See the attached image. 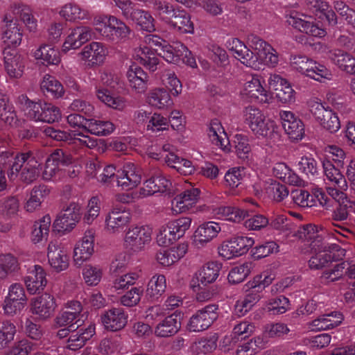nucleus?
Listing matches in <instances>:
<instances>
[{
  "instance_id": "obj_1",
  "label": "nucleus",
  "mask_w": 355,
  "mask_h": 355,
  "mask_svg": "<svg viewBox=\"0 0 355 355\" xmlns=\"http://www.w3.org/2000/svg\"><path fill=\"white\" fill-rule=\"evenodd\" d=\"M305 231L307 232L306 239L309 243L311 250L314 253L309 261L311 269H321L329 262L340 260L345 256V250L338 244L325 241L322 234L318 233L316 227L309 225Z\"/></svg>"
},
{
  "instance_id": "obj_2",
  "label": "nucleus",
  "mask_w": 355,
  "mask_h": 355,
  "mask_svg": "<svg viewBox=\"0 0 355 355\" xmlns=\"http://www.w3.org/2000/svg\"><path fill=\"white\" fill-rule=\"evenodd\" d=\"M247 42L254 52L237 38L229 40L227 46L242 64L254 69H259L263 62L262 53L266 50H271V46L254 34L248 36Z\"/></svg>"
},
{
  "instance_id": "obj_3",
  "label": "nucleus",
  "mask_w": 355,
  "mask_h": 355,
  "mask_svg": "<svg viewBox=\"0 0 355 355\" xmlns=\"http://www.w3.org/2000/svg\"><path fill=\"white\" fill-rule=\"evenodd\" d=\"M11 157L12 164L8 172L10 180H15L18 176L20 180L30 184L37 180L40 173V163L38 160L32 157L30 153H21L12 157L9 153H6L8 158Z\"/></svg>"
},
{
  "instance_id": "obj_4",
  "label": "nucleus",
  "mask_w": 355,
  "mask_h": 355,
  "mask_svg": "<svg viewBox=\"0 0 355 355\" xmlns=\"http://www.w3.org/2000/svg\"><path fill=\"white\" fill-rule=\"evenodd\" d=\"M291 66L301 74L320 83H325L327 80H332L333 78L330 69L306 56H292Z\"/></svg>"
},
{
  "instance_id": "obj_5",
  "label": "nucleus",
  "mask_w": 355,
  "mask_h": 355,
  "mask_svg": "<svg viewBox=\"0 0 355 355\" xmlns=\"http://www.w3.org/2000/svg\"><path fill=\"white\" fill-rule=\"evenodd\" d=\"M30 312L40 321H46L53 317L58 307L55 296L45 292L33 297L30 302Z\"/></svg>"
},
{
  "instance_id": "obj_6",
  "label": "nucleus",
  "mask_w": 355,
  "mask_h": 355,
  "mask_svg": "<svg viewBox=\"0 0 355 355\" xmlns=\"http://www.w3.org/2000/svg\"><path fill=\"white\" fill-rule=\"evenodd\" d=\"M28 298L23 286L19 283L11 284L4 299L3 309L8 316L21 313L25 308Z\"/></svg>"
},
{
  "instance_id": "obj_7",
  "label": "nucleus",
  "mask_w": 355,
  "mask_h": 355,
  "mask_svg": "<svg viewBox=\"0 0 355 355\" xmlns=\"http://www.w3.org/2000/svg\"><path fill=\"white\" fill-rule=\"evenodd\" d=\"M309 107L315 119L327 130L336 132L340 128L337 114L328 107H324L318 101H311L309 103Z\"/></svg>"
},
{
  "instance_id": "obj_8",
  "label": "nucleus",
  "mask_w": 355,
  "mask_h": 355,
  "mask_svg": "<svg viewBox=\"0 0 355 355\" xmlns=\"http://www.w3.org/2000/svg\"><path fill=\"white\" fill-rule=\"evenodd\" d=\"M254 243V240L252 237L235 236L220 245L218 254L225 259H230L245 254Z\"/></svg>"
},
{
  "instance_id": "obj_9",
  "label": "nucleus",
  "mask_w": 355,
  "mask_h": 355,
  "mask_svg": "<svg viewBox=\"0 0 355 355\" xmlns=\"http://www.w3.org/2000/svg\"><path fill=\"white\" fill-rule=\"evenodd\" d=\"M152 229L148 226H135L129 228L124 239L125 248L132 252L143 250L151 241Z\"/></svg>"
},
{
  "instance_id": "obj_10",
  "label": "nucleus",
  "mask_w": 355,
  "mask_h": 355,
  "mask_svg": "<svg viewBox=\"0 0 355 355\" xmlns=\"http://www.w3.org/2000/svg\"><path fill=\"white\" fill-rule=\"evenodd\" d=\"M218 306L209 304L199 309L189 319L188 329L190 331L199 332L208 329L218 317Z\"/></svg>"
},
{
  "instance_id": "obj_11",
  "label": "nucleus",
  "mask_w": 355,
  "mask_h": 355,
  "mask_svg": "<svg viewBox=\"0 0 355 355\" xmlns=\"http://www.w3.org/2000/svg\"><path fill=\"white\" fill-rule=\"evenodd\" d=\"M80 206L71 202L57 216L53 223L54 231L62 234L71 232L80 218Z\"/></svg>"
},
{
  "instance_id": "obj_12",
  "label": "nucleus",
  "mask_w": 355,
  "mask_h": 355,
  "mask_svg": "<svg viewBox=\"0 0 355 355\" xmlns=\"http://www.w3.org/2000/svg\"><path fill=\"white\" fill-rule=\"evenodd\" d=\"M23 31L16 19L6 16L1 27V40L6 47L17 48L22 41Z\"/></svg>"
},
{
  "instance_id": "obj_13",
  "label": "nucleus",
  "mask_w": 355,
  "mask_h": 355,
  "mask_svg": "<svg viewBox=\"0 0 355 355\" xmlns=\"http://www.w3.org/2000/svg\"><path fill=\"white\" fill-rule=\"evenodd\" d=\"M286 18L289 25L300 32L313 37H322L325 35L326 32L323 28L308 20L311 17L293 10L286 14Z\"/></svg>"
},
{
  "instance_id": "obj_14",
  "label": "nucleus",
  "mask_w": 355,
  "mask_h": 355,
  "mask_svg": "<svg viewBox=\"0 0 355 355\" xmlns=\"http://www.w3.org/2000/svg\"><path fill=\"white\" fill-rule=\"evenodd\" d=\"M24 283L28 293L35 295L44 290L47 284L46 272L40 265H34L27 269Z\"/></svg>"
},
{
  "instance_id": "obj_15",
  "label": "nucleus",
  "mask_w": 355,
  "mask_h": 355,
  "mask_svg": "<svg viewBox=\"0 0 355 355\" xmlns=\"http://www.w3.org/2000/svg\"><path fill=\"white\" fill-rule=\"evenodd\" d=\"M47 258L51 268L62 272L69 267V257L64 247L56 240L51 241L47 247Z\"/></svg>"
},
{
  "instance_id": "obj_16",
  "label": "nucleus",
  "mask_w": 355,
  "mask_h": 355,
  "mask_svg": "<svg viewBox=\"0 0 355 355\" xmlns=\"http://www.w3.org/2000/svg\"><path fill=\"white\" fill-rule=\"evenodd\" d=\"M116 184L119 187L125 191L135 188L141 180V175L137 166L130 162L125 164L116 174Z\"/></svg>"
},
{
  "instance_id": "obj_17",
  "label": "nucleus",
  "mask_w": 355,
  "mask_h": 355,
  "mask_svg": "<svg viewBox=\"0 0 355 355\" xmlns=\"http://www.w3.org/2000/svg\"><path fill=\"white\" fill-rule=\"evenodd\" d=\"M200 194V191L198 188L192 186L185 188L172 200L173 212L178 214L188 211L198 202Z\"/></svg>"
},
{
  "instance_id": "obj_18",
  "label": "nucleus",
  "mask_w": 355,
  "mask_h": 355,
  "mask_svg": "<svg viewBox=\"0 0 355 355\" xmlns=\"http://www.w3.org/2000/svg\"><path fill=\"white\" fill-rule=\"evenodd\" d=\"M221 230V224L219 223L212 220L205 222L195 230L193 243L198 248H203L216 238Z\"/></svg>"
},
{
  "instance_id": "obj_19",
  "label": "nucleus",
  "mask_w": 355,
  "mask_h": 355,
  "mask_svg": "<svg viewBox=\"0 0 355 355\" xmlns=\"http://www.w3.org/2000/svg\"><path fill=\"white\" fill-rule=\"evenodd\" d=\"M241 94L264 103H269L272 98L271 94L265 89L259 77L257 75H251L247 77Z\"/></svg>"
},
{
  "instance_id": "obj_20",
  "label": "nucleus",
  "mask_w": 355,
  "mask_h": 355,
  "mask_svg": "<svg viewBox=\"0 0 355 355\" xmlns=\"http://www.w3.org/2000/svg\"><path fill=\"white\" fill-rule=\"evenodd\" d=\"M128 317L127 313L122 308H112L101 315V321L107 330L116 331L126 325Z\"/></svg>"
},
{
  "instance_id": "obj_21",
  "label": "nucleus",
  "mask_w": 355,
  "mask_h": 355,
  "mask_svg": "<svg viewBox=\"0 0 355 355\" xmlns=\"http://www.w3.org/2000/svg\"><path fill=\"white\" fill-rule=\"evenodd\" d=\"M283 128L291 139H302L304 135L303 122L292 112L282 110L279 112Z\"/></svg>"
},
{
  "instance_id": "obj_22",
  "label": "nucleus",
  "mask_w": 355,
  "mask_h": 355,
  "mask_svg": "<svg viewBox=\"0 0 355 355\" xmlns=\"http://www.w3.org/2000/svg\"><path fill=\"white\" fill-rule=\"evenodd\" d=\"M182 58L184 62L192 68L197 67L195 58L191 52L183 44L178 42L173 46H165L163 58L169 63H175Z\"/></svg>"
},
{
  "instance_id": "obj_23",
  "label": "nucleus",
  "mask_w": 355,
  "mask_h": 355,
  "mask_svg": "<svg viewBox=\"0 0 355 355\" xmlns=\"http://www.w3.org/2000/svg\"><path fill=\"white\" fill-rule=\"evenodd\" d=\"M66 308L71 311L61 312L55 319V325L58 327L74 325L75 329L80 327L83 322L77 319L82 311V306L78 301H69L66 303Z\"/></svg>"
},
{
  "instance_id": "obj_24",
  "label": "nucleus",
  "mask_w": 355,
  "mask_h": 355,
  "mask_svg": "<svg viewBox=\"0 0 355 355\" xmlns=\"http://www.w3.org/2000/svg\"><path fill=\"white\" fill-rule=\"evenodd\" d=\"M188 245L181 243L168 249L159 250L156 252L155 260L163 267H168L178 262L187 252Z\"/></svg>"
},
{
  "instance_id": "obj_25",
  "label": "nucleus",
  "mask_w": 355,
  "mask_h": 355,
  "mask_svg": "<svg viewBox=\"0 0 355 355\" xmlns=\"http://www.w3.org/2000/svg\"><path fill=\"white\" fill-rule=\"evenodd\" d=\"M171 182L162 173H159L146 180L139 191L138 197L145 198L156 193H164L170 189Z\"/></svg>"
},
{
  "instance_id": "obj_26",
  "label": "nucleus",
  "mask_w": 355,
  "mask_h": 355,
  "mask_svg": "<svg viewBox=\"0 0 355 355\" xmlns=\"http://www.w3.org/2000/svg\"><path fill=\"white\" fill-rule=\"evenodd\" d=\"M73 259L76 267L83 270L86 282L89 281L87 266H89V237L85 235L78 241L73 248Z\"/></svg>"
},
{
  "instance_id": "obj_27",
  "label": "nucleus",
  "mask_w": 355,
  "mask_h": 355,
  "mask_svg": "<svg viewBox=\"0 0 355 355\" xmlns=\"http://www.w3.org/2000/svg\"><path fill=\"white\" fill-rule=\"evenodd\" d=\"M37 62L44 66H58L62 61L58 49L49 44H42L32 52Z\"/></svg>"
},
{
  "instance_id": "obj_28",
  "label": "nucleus",
  "mask_w": 355,
  "mask_h": 355,
  "mask_svg": "<svg viewBox=\"0 0 355 355\" xmlns=\"http://www.w3.org/2000/svg\"><path fill=\"white\" fill-rule=\"evenodd\" d=\"M131 214L123 206L114 205L106 217L105 223L109 231L115 232L129 223Z\"/></svg>"
},
{
  "instance_id": "obj_29",
  "label": "nucleus",
  "mask_w": 355,
  "mask_h": 355,
  "mask_svg": "<svg viewBox=\"0 0 355 355\" xmlns=\"http://www.w3.org/2000/svg\"><path fill=\"white\" fill-rule=\"evenodd\" d=\"M108 20V27L104 38L117 42L125 41L131 33L130 28L114 16L109 15Z\"/></svg>"
},
{
  "instance_id": "obj_30",
  "label": "nucleus",
  "mask_w": 355,
  "mask_h": 355,
  "mask_svg": "<svg viewBox=\"0 0 355 355\" xmlns=\"http://www.w3.org/2000/svg\"><path fill=\"white\" fill-rule=\"evenodd\" d=\"M67 121L69 124L76 130L71 131L73 136V143L76 144L77 141L81 145L87 146V138L89 137V121L83 116L73 114L67 116Z\"/></svg>"
},
{
  "instance_id": "obj_31",
  "label": "nucleus",
  "mask_w": 355,
  "mask_h": 355,
  "mask_svg": "<svg viewBox=\"0 0 355 355\" xmlns=\"http://www.w3.org/2000/svg\"><path fill=\"white\" fill-rule=\"evenodd\" d=\"M130 87L137 94H144L148 89V74L139 66L132 65L127 71Z\"/></svg>"
},
{
  "instance_id": "obj_32",
  "label": "nucleus",
  "mask_w": 355,
  "mask_h": 355,
  "mask_svg": "<svg viewBox=\"0 0 355 355\" xmlns=\"http://www.w3.org/2000/svg\"><path fill=\"white\" fill-rule=\"evenodd\" d=\"M181 328V322L176 313L166 316L155 327L154 334L157 337L168 338L175 335Z\"/></svg>"
},
{
  "instance_id": "obj_33",
  "label": "nucleus",
  "mask_w": 355,
  "mask_h": 355,
  "mask_svg": "<svg viewBox=\"0 0 355 355\" xmlns=\"http://www.w3.org/2000/svg\"><path fill=\"white\" fill-rule=\"evenodd\" d=\"M170 18H166L165 21L177 30L183 33H193L194 26L191 21V16L184 10H174Z\"/></svg>"
},
{
  "instance_id": "obj_34",
  "label": "nucleus",
  "mask_w": 355,
  "mask_h": 355,
  "mask_svg": "<svg viewBox=\"0 0 355 355\" xmlns=\"http://www.w3.org/2000/svg\"><path fill=\"white\" fill-rule=\"evenodd\" d=\"M343 315L339 311H332L323 314L313 320L309 324L312 331H325L340 325L343 320Z\"/></svg>"
},
{
  "instance_id": "obj_35",
  "label": "nucleus",
  "mask_w": 355,
  "mask_h": 355,
  "mask_svg": "<svg viewBox=\"0 0 355 355\" xmlns=\"http://www.w3.org/2000/svg\"><path fill=\"white\" fill-rule=\"evenodd\" d=\"M4 67L10 78H20L24 73L25 64L23 57L18 53L4 51Z\"/></svg>"
},
{
  "instance_id": "obj_36",
  "label": "nucleus",
  "mask_w": 355,
  "mask_h": 355,
  "mask_svg": "<svg viewBox=\"0 0 355 355\" xmlns=\"http://www.w3.org/2000/svg\"><path fill=\"white\" fill-rule=\"evenodd\" d=\"M156 51L146 46H139L135 51V58L148 70L153 72L159 68L160 59Z\"/></svg>"
},
{
  "instance_id": "obj_37",
  "label": "nucleus",
  "mask_w": 355,
  "mask_h": 355,
  "mask_svg": "<svg viewBox=\"0 0 355 355\" xmlns=\"http://www.w3.org/2000/svg\"><path fill=\"white\" fill-rule=\"evenodd\" d=\"M211 214L217 219L239 223L247 216L248 212L238 207L220 205L214 206Z\"/></svg>"
},
{
  "instance_id": "obj_38",
  "label": "nucleus",
  "mask_w": 355,
  "mask_h": 355,
  "mask_svg": "<svg viewBox=\"0 0 355 355\" xmlns=\"http://www.w3.org/2000/svg\"><path fill=\"white\" fill-rule=\"evenodd\" d=\"M329 58L341 71L355 75V58L341 49H334L329 52Z\"/></svg>"
},
{
  "instance_id": "obj_39",
  "label": "nucleus",
  "mask_w": 355,
  "mask_h": 355,
  "mask_svg": "<svg viewBox=\"0 0 355 355\" xmlns=\"http://www.w3.org/2000/svg\"><path fill=\"white\" fill-rule=\"evenodd\" d=\"M88 40L89 29L87 27H77L66 37L62 46V52L67 53L71 50L76 49Z\"/></svg>"
},
{
  "instance_id": "obj_40",
  "label": "nucleus",
  "mask_w": 355,
  "mask_h": 355,
  "mask_svg": "<svg viewBox=\"0 0 355 355\" xmlns=\"http://www.w3.org/2000/svg\"><path fill=\"white\" fill-rule=\"evenodd\" d=\"M18 102L22 107L26 116L36 122H42L43 113L44 111V107L46 102L38 101L37 102L31 101L26 95H21L19 96Z\"/></svg>"
},
{
  "instance_id": "obj_41",
  "label": "nucleus",
  "mask_w": 355,
  "mask_h": 355,
  "mask_svg": "<svg viewBox=\"0 0 355 355\" xmlns=\"http://www.w3.org/2000/svg\"><path fill=\"white\" fill-rule=\"evenodd\" d=\"M208 135L213 144L220 148L225 153L230 152V140L223 127L217 120L211 121Z\"/></svg>"
},
{
  "instance_id": "obj_42",
  "label": "nucleus",
  "mask_w": 355,
  "mask_h": 355,
  "mask_svg": "<svg viewBox=\"0 0 355 355\" xmlns=\"http://www.w3.org/2000/svg\"><path fill=\"white\" fill-rule=\"evenodd\" d=\"M251 131L257 138L266 139L269 141L275 142L279 137L277 127L275 122L266 119V116L259 123L254 125Z\"/></svg>"
},
{
  "instance_id": "obj_43",
  "label": "nucleus",
  "mask_w": 355,
  "mask_h": 355,
  "mask_svg": "<svg viewBox=\"0 0 355 355\" xmlns=\"http://www.w3.org/2000/svg\"><path fill=\"white\" fill-rule=\"evenodd\" d=\"M51 223V218L48 214L33 223L30 233V239L33 243H40L48 239Z\"/></svg>"
},
{
  "instance_id": "obj_44",
  "label": "nucleus",
  "mask_w": 355,
  "mask_h": 355,
  "mask_svg": "<svg viewBox=\"0 0 355 355\" xmlns=\"http://www.w3.org/2000/svg\"><path fill=\"white\" fill-rule=\"evenodd\" d=\"M166 288V277L164 275L155 274L149 279L146 289V297L155 302L164 293Z\"/></svg>"
},
{
  "instance_id": "obj_45",
  "label": "nucleus",
  "mask_w": 355,
  "mask_h": 355,
  "mask_svg": "<svg viewBox=\"0 0 355 355\" xmlns=\"http://www.w3.org/2000/svg\"><path fill=\"white\" fill-rule=\"evenodd\" d=\"M126 19L132 21L143 31L150 33L155 31V19L147 10L133 8Z\"/></svg>"
},
{
  "instance_id": "obj_46",
  "label": "nucleus",
  "mask_w": 355,
  "mask_h": 355,
  "mask_svg": "<svg viewBox=\"0 0 355 355\" xmlns=\"http://www.w3.org/2000/svg\"><path fill=\"white\" fill-rule=\"evenodd\" d=\"M221 265L217 261L204 264L195 274L198 282L204 286L214 282L218 277Z\"/></svg>"
},
{
  "instance_id": "obj_47",
  "label": "nucleus",
  "mask_w": 355,
  "mask_h": 355,
  "mask_svg": "<svg viewBox=\"0 0 355 355\" xmlns=\"http://www.w3.org/2000/svg\"><path fill=\"white\" fill-rule=\"evenodd\" d=\"M322 166L326 177L325 180L328 181L329 185L338 187L341 189H347V184L345 177L329 159H324L322 161Z\"/></svg>"
},
{
  "instance_id": "obj_48",
  "label": "nucleus",
  "mask_w": 355,
  "mask_h": 355,
  "mask_svg": "<svg viewBox=\"0 0 355 355\" xmlns=\"http://www.w3.org/2000/svg\"><path fill=\"white\" fill-rule=\"evenodd\" d=\"M49 193V189L44 185L34 187L24 204L25 210L28 212H33L37 210Z\"/></svg>"
},
{
  "instance_id": "obj_49",
  "label": "nucleus",
  "mask_w": 355,
  "mask_h": 355,
  "mask_svg": "<svg viewBox=\"0 0 355 355\" xmlns=\"http://www.w3.org/2000/svg\"><path fill=\"white\" fill-rule=\"evenodd\" d=\"M0 119L7 125L11 127L19 125L15 108L9 102L8 97L3 94H0Z\"/></svg>"
},
{
  "instance_id": "obj_50",
  "label": "nucleus",
  "mask_w": 355,
  "mask_h": 355,
  "mask_svg": "<svg viewBox=\"0 0 355 355\" xmlns=\"http://www.w3.org/2000/svg\"><path fill=\"white\" fill-rule=\"evenodd\" d=\"M96 97L108 107L118 110H123L126 107V101L121 96H114L110 92L101 85L96 87Z\"/></svg>"
},
{
  "instance_id": "obj_51",
  "label": "nucleus",
  "mask_w": 355,
  "mask_h": 355,
  "mask_svg": "<svg viewBox=\"0 0 355 355\" xmlns=\"http://www.w3.org/2000/svg\"><path fill=\"white\" fill-rule=\"evenodd\" d=\"M148 103L158 109H164L173 104L169 93L164 88L152 89L148 97Z\"/></svg>"
},
{
  "instance_id": "obj_52",
  "label": "nucleus",
  "mask_w": 355,
  "mask_h": 355,
  "mask_svg": "<svg viewBox=\"0 0 355 355\" xmlns=\"http://www.w3.org/2000/svg\"><path fill=\"white\" fill-rule=\"evenodd\" d=\"M248 293L242 299L236 301L235 312L239 316L246 314L253 306L260 300L261 295L248 288Z\"/></svg>"
},
{
  "instance_id": "obj_53",
  "label": "nucleus",
  "mask_w": 355,
  "mask_h": 355,
  "mask_svg": "<svg viewBox=\"0 0 355 355\" xmlns=\"http://www.w3.org/2000/svg\"><path fill=\"white\" fill-rule=\"evenodd\" d=\"M272 171L276 178L286 183L293 185H298L301 183L299 176L284 163L275 164Z\"/></svg>"
},
{
  "instance_id": "obj_54",
  "label": "nucleus",
  "mask_w": 355,
  "mask_h": 355,
  "mask_svg": "<svg viewBox=\"0 0 355 355\" xmlns=\"http://www.w3.org/2000/svg\"><path fill=\"white\" fill-rule=\"evenodd\" d=\"M40 86L43 92H46L55 98L62 97L64 93L61 83L54 76L49 74H46L43 77Z\"/></svg>"
},
{
  "instance_id": "obj_55",
  "label": "nucleus",
  "mask_w": 355,
  "mask_h": 355,
  "mask_svg": "<svg viewBox=\"0 0 355 355\" xmlns=\"http://www.w3.org/2000/svg\"><path fill=\"white\" fill-rule=\"evenodd\" d=\"M253 267L252 262L247 261L232 268L228 275L229 282L233 284L242 282L251 273Z\"/></svg>"
},
{
  "instance_id": "obj_56",
  "label": "nucleus",
  "mask_w": 355,
  "mask_h": 355,
  "mask_svg": "<svg viewBox=\"0 0 355 355\" xmlns=\"http://www.w3.org/2000/svg\"><path fill=\"white\" fill-rule=\"evenodd\" d=\"M234 148L237 157L243 161L249 159L251 155V146L247 136L236 134L234 139Z\"/></svg>"
},
{
  "instance_id": "obj_57",
  "label": "nucleus",
  "mask_w": 355,
  "mask_h": 355,
  "mask_svg": "<svg viewBox=\"0 0 355 355\" xmlns=\"http://www.w3.org/2000/svg\"><path fill=\"white\" fill-rule=\"evenodd\" d=\"M326 190L329 196L335 200L338 205H343L348 206L355 214V200H350L347 199L346 194L343 192L345 189H341L338 187L329 185L325 182Z\"/></svg>"
},
{
  "instance_id": "obj_58",
  "label": "nucleus",
  "mask_w": 355,
  "mask_h": 355,
  "mask_svg": "<svg viewBox=\"0 0 355 355\" xmlns=\"http://www.w3.org/2000/svg\"><path fill=\"white\" fill-rule=\"evenodd\" d=\"M246 175L244 167H233L230 168L225 174L224 180L226 187L230 189L237 188Z\"/></svg>"
},
{
  "instance_id": "obj_59",
  "label": "nucleus",
  "mask_w": 355,
  "mask_h": 355,
  "mask_svg": "<svg viewBox=\"0 0 355 355\" xmlns=\"http://www.w3.org/2000/svg\"><path fill=\"white\" fill-rule=\"evenodd\" d=\"M108 55V49L103 43L94 42L90 43V65L103 64Z\"/></svg>"
},
{
  "instance_id": "obj_60",
  "label": "nucleus",
  "mask_w": 355,
  "mask_h": 355,
  "mask_svg": "<svg viewBox=\"0 0 355 355\" xmlns=\"http://www.w3.org/2000/svg\"><path fill=\"white\" fill-rule=\"evenodd\" d=\"M0 278L17 271L19 269L17 259L10 253L0 254Z\"/></svg>"
},
{
  "instance_id": "obj_61",
  "label": "nucleus",
  "mask_w": 355,
  "mask_h": 355,
  "mask_svg": "<svg viewBox=\"0 0 355 355\" xmlns=\"http://www.w3.org/2000/svg\"><path fill=\"white\" fill-rule=\"evenodd\" d=\"M22 329L24 334L33 340L38 341L43 337L42 326L35 322L31 316L26 318Z\"/></svg>"
},
{
  "instance_id": "obj_62",
  "label": "nucleus",
  "mask_w": 355,
  "mask_h": 355,
  "mask_svg": "<svg viewBox=\"0 0 355 355\" xmlns=\"http://www.w3.org/2000/svg\"><path fill=\"white\" fill-rule=\"evenodd\" d=\"M161 80L173 96H178L181 93L182 85L174 71L165 70L161 76Z\"/></svg>"
},
{
  "instance_id": "obj_63",
  "label": "nucleus",
  "mask_w": 355,
  "mask_h": 355,
  "mask_svg": "<svg viewBox=\"0 0 355 355\" xmlns=\"http://www.w3.org/2000/svg\"><path fill=\"white\" fill-rule=\"evenodd\" d=\"M115 130V125L109 121L90 119V134L107 136Z\"/></svg>"
},
{
  "instance_id": "obj_64",
  "label": "nucleus",
  "mask_w": 355,
  "mask_h": 355,
  "mask_svg": "<svg viewBox=\"0 0 355 355\" xmlns=\"http://www.w3.org/2000/svg\"><path fill=\"white\" fill-rule=\"evenodd\" d=\"M21 20L24 22L27 29L31 32H35L37 28V21L33 17L31 8L25 5H21L15 10Z\"/></svg>"
}]
</instances>
